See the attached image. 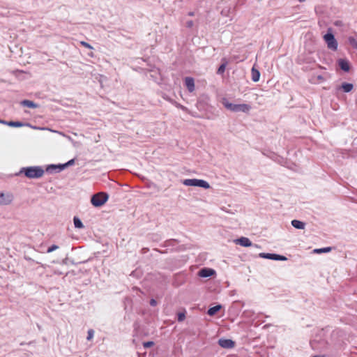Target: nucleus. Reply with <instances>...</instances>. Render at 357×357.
Segmentation results:
<instances>
[{
    "label": "nucleus",
    "mask_w": 357,
    "mask_h": 357,
    "mask_svg": "<svg viewBox=\"0 0 357 357\" xmlns=\"http://www.w3.org/2000/svg\"><path fill=\"white\" fill-rule=\"evenodd\" d=\"M332 250L331 247H326L323 248H317L313 250L314 253L321 254V253H326L331 252Z\"/></svg>",
    "instance_id": "nucleus-23"
},
{
    "label": "nucleus",
    "mask_w": 357,
    "mask_h": 357,
    "mask_svg": "<svg viewBox=\"0 0 357 357\" xmlns=\"http://www.w3.org/2000/svg\"><path fill=\"white\" fill-rule=\"evenodd\" d=\"M196 187L202 188L204 189H208L210 188L211 186L206 181L202 179H197Z\"/></svg>",
    "instance_id": "nucleus-20"
},
{
    "label": "nucleus",
    "mask_w": 357,
    "mask_h": 357,
    "mask_svg": "<svg viewBox=\"0 0 357 357\" xmlns=\"http://www.w3.org/2000/svg\"><path fill=\"white\" fill-rule=\"evenodd\" d=\"M6 123H8V121L0 119V123L6 125Z\"/></svg>",
    "instance_id": "nucleus-36"
},
{
    "label": "nucleus",
    "mask_w": 357,
    "mask_h": 357,
    "mask_svg": "<svg viewBox=\"0 0 357 357\" xmlns=\"http://www.w3.org/2000/svg\"><path fill=\"white\" fill-rule=\"evenodd\" d=\"M259 257L263 259H268L275 261H287V258L281 255L275 254V253H265L261 252L259 254Z\"/></svg>",
    "instance_id": "nucleus-5"
},
{
    "label": "nucleus",
    "mask_w": 357,
    "mask_h": 357,
    "mask_svg": "<svg viewBox=\"0 0 357 357\" xmlns=\"http://www.w3.org/2000/svg\"><path fill=\"white\" fill-rule=\"evenodd\" d=\"M154 345V342L153 341H147L143 342V347L144 348H150Z\"/></svg>",
    "instance_id": "nucleus-29"
},
{
    "label": "nucleus",
    "mask_w": 357,
    "mask_h": 357,
    "mask_svg": "<svg viewBox=\"0 0 357 357\" xmlns=\"http://www.w3.org/2000/svg\"><path fill=\"white\" fill-rule=\"evenodd\" d=\"M300 2H303L305 1V0H298Z\"/></svg>",
    "instance_id": "nucleus-43"
},
{
    "label": "nucleus",
    "mask_w": 357,
    "mask_h": 357,
    "mask_svg": "<svg viewBox=\"0 0 357 357\" xmlns=\"http://www.w3.org/2000/svg\"><path fill=\"white\" fill-rule=\"evenodd\" d=\"M149 303L151 306H155L157 305V301L154 298H151Z\"/></svg>",
    "instance_id": "nucleus-34"
},
{
    "label": "nucleus",
    "mask_w": 357,
    "mask_h": 357,
    "mask_svg": "<svg viewBox=\"0 0 357 357\" xmlns=\"http://www.w3.org/2000/svg\"><path fill=\"white\" fill-rule=\"evenodd\" d=\"M251 76H252V80L255 82H257L259 80L260 72L257 69H256L255 67H252V70H251Z\"/></svg>",
    "instance_id": "nucleus-18"
},
{
    "label": "nucleus",
    "mask_w": 357,
    "mask_h": 357,
    "mask_svg": "<svg viewBox=\"0 0 357 357\" xmlns=\"http://www.w3.org/2000/svg\"><path fill=\"white\" fill-rule=\"evenodd\" d=\"M338 66L341 70L344 72H349L350 70V63L347 59H340L337 61Z\"/></svg>",
    "instance_id": "nucleus-11"
},
{
    "label": "nucleus",
    "mask_w": 357,
    "mask_h": 357,
    "mask_svg": "<svg viewBox=\"0 0 357 357\" xmlns=\"http://www.w3.org/2000/svg\"><path fill=\"white\" fill-rule=\"evenodd\" d=\"M6 125H8V126H10V127H14V128H20V127H22L24 126H31V125L29 123H24L21 121H8V123H6Z\"/></svg>",
    "instance_id": "nucleus-16"
},
{
    "label": "nucleus",
    "mask_w": 357,
    "mask_h": 357,
    "mask_svg": "<svg viewBox=\"0 0 357 357\" xmlns=\"http://www.w3.org/2000/svg\"><path fill=\"white\" fill-rule=\"evenodd\" d=\"M354 89V84L351 83L343 82L340 86L336 88L337 91L342 90L344 93H349Z\"/></svg>",
    "instance_id": "nucleus-12"
},
{
    "label": "nucleus",
    "mask_w": 357,
    "mask_h": 357,
    "mask_svg": "<svg viewBox=\"0 0 357 357\" xmlns=\"http://www.w3.org/2000/svg\"><path fill=\"white\" fill-rule=\"evenodd\" d=\"M215 274L216 272L214 269L206 267L201 268L198 272V275L204 278L211 277Z\"/></svg>",
    "instance_id": "nucleus-8"
},
{
    "label": "nucleus",
    "mask_w": 357,
    "mask_h": 357,
    "mask_svg": "<svg viewBox=\"0 0 357 357\" xmlns=\"http://www.w3.org/2000/svg\"><path fill=\"white\" fill-rule=\"evenodd\" d=\"M185 314H186V312H185V310H183L181 312H178L177 313V321L178 322L183 321L185 320Z\"/></svg>",
    "instance_id": "nucleus-25"
},
{
    "label": "nucleus",
    "mask_w": 357,
    "mask_h": 357,
    "mask_svg": "<svg viewBox=\"0 0 357 357\" xmlns=\"http://www.w3.org/2000/svg\"><path fill=\"white\" fill-rule=\"evenodd\" d=\"M93 335H94V331L93 329H89L87 332V337H86L87 340H91L93 337Z\"/></svg>",
    "instance_id": "nucleus-28"
},
{
    "label": "nucleus",
    "mask_w": 357,
    "mask_h": 357,
    "mask_svg": "<svg viewBox=\"0 0 357 357\" xmlns=\"http://www.w3.org/2000/svg\"><path fill=\"white\" fill-rule=\"evenodd\" d=\"M20 105L23 107H27L29 108H32V109L38 108L39 107V105L38 104H36L33 101L29 100H22L20 102Z\"/></svg>",
    "instance_id": "nucleus-14"
},
{
    "label": "nucleus",
    "mask_w": 357,
    "mask_h": 357,
    "mask_svg": "<svg viewBox=\"0 0 357 357\" xmlns=\"http://www.w3.org/2000/svg\"><path fill=\"white\" fill-rule=\"evenodd\" d=\"M64 169L63 164H51L46 167L45 172L50 174H52L54 172H60Z\"/></svg>",
    "instance_id": "nucleus-9"
},
{
    "label": "nucleus",
    "mask_w": 357,
    "mask_h": 357,
    "mask_svg": "<svg viewBox=\"0 0 357 357\" xmlns=\"http://www.w3.org/2000/svg\"><path fill=\"white\" fill-rule=\"evenodd\" d=\"M37 327H38V328L39 330H41V329H42L41 326H40L39 324H37Z\"/></svg>",
    "instance_id": "nucleus-39"
},
{
    "label": "nucleus",
    "mask_w": 357,
    "mask_h": 357,
    "mask_svg": "<svg viewBox=\"0 0 357 357\" xmlns=\"http://www.w3.org/2000/svg\"><path fill=\"white\" fill-rule=\"evenodd\" d=\"M74 164H75V159H71V160H68L67 162L63 163L64 169Z\"/></svg>",
    "instance_id": "nucleus-27"
},
{
    "label": "nucleus",
    "mask_w": 357,
    "mask_h": 357,
    "mask_svg": "<svg viewBox=\"0 0 357 357\" xmlns=\"http://www.w3.org/2000/svg\"><path fill=\"white\" fill-rule=\"evenodd\" d=\"M177 107L181 108L183 111H186L187 110V107H185V106H183V105H181L180 104H178Z\"/></svg>",
    "instance_id": "nucleus-35"
},
{
    "label": "nucleus",
    "mask_w": 357,
    "mask_h": 357,
    "mask_svg": "<svg viewBox=\"0 0 357 357\" xmlns=\"http://www.w3.org/2000/svg\"><path fill=\"white\" fill-rule=\"evenodd\" d=\"M291 225L298 229H304L305 223L298 220H293L291 222Z\"/></svg>",
    "instance_id": "nucleus-17"
},
{
    "label": "nucleus",
    "mask_w": 357,
    "mask_h": 357,
    "mask_svg": "<svg viewBox=\"0 0 357 357\" xmlns=\"http://www.w3.org/2000/svg\"><path fill=\"white\" fill-rule=\"evenodd\" d=\"M44 173L45 170L41 166H29L22 167L15 176H20L23 174L28 178L37 179L41 178Z\"/></svg>",
    "instance_id": "nucleus-1"
},
{
    "label": "nucleus",
    "mask_w": 357,
    "mask_h": 357,
    "mask_svg": "<svg viewBox=\"0 0 357 357\" xmlns=\"http://www.w3.org/2000/svg\"><path fill=\"white\" fill-rule=\"evenodd\" d=\"M155 250H156V251H158V252H160V253H164V252H162V251H160V250H158V249H155Z\"/></svg>",
    "instance_id": "nucleus-40"
},
{
    "label": "nucleus",
    "mask_w": 357,
    "mask_h": 357,
    "mask_svg": "<svg viewBox=\"0 0 357 357\" xmlns=\"http://www.w3.org/2000/svg\"><path fill=\"white\" fill-rule=\"evenodd\" d=\"M333 24L335 26H338V27H342L344 26V22L342 21V20H335L334 22H333Z\"/></svg>",
    "instance_id": "nucleus-31"
},
{
    "label": "nucleus",
    "mask_w": 357,
    "mask_h": 357,
    "mask_svg": "<svg viewBox=\"0 0 357 357\" xmlns=\"http://www.w3.org/2000/svg\"><path fill=\"white\" fill-rule=\"evenodd\" d=\"M318 79H323V77H322L321 75H319V76H318Z\"/></svg>",
    "instance_id": "nucleus-38"
},
{
    "label": "nucleus",
    "mask_w": 357,
    "mask_h": 357,
    "mask_svg": "<svg viewBox=\"0 0 357 357\" xmlns=\"http://www.w3.org/2000/svg\"><path fill=\"white\" fill-rule=\"evenodd\" d=\"M313 357H324V356H314Z\"/></svg>",
    "instance_id": "nucleus-41"
},
{
    "label": "nucleus",
    "mask_w": 357,
    "mask_h": 357,
    "mask_svg": "<svg viewBox=\"0 0 357 357\" xmlns=\"http://www.w3.org/2000/svg\"><path fill=\"white\" fill-rule=\"evenodd\" d=\"M194 25V22L192 20H188V22H186V26L188 28H192Z\"/></svg>",
    "instance_id": "nucleus-33"
},
{
    "label": "nucleus",
    "mask_w": 357,
    "mask_h": 357,
    "mask_svg": "<svg viewBox=\"0 0 357 357\" xmlns=\"http://www.w3.org/2000/svg\"><path fill=\"white\" fill-rule=\"evenodd\" d=\"M235 243L237 245H240L241 246H243V247L255 246V248H261L260 246H259L257 244L253 245L252 241L248 238L244 237V236H242V237L235 240Z\"/></svg>",
    "instance_id": "nucleus-6"
},
{
    "label": "nucleus",
    "mask_w": 357,
    "mask_h": 357,
    "mask_svg": "<svg viewBox=\"0 0 357 357\" xmlns=\"http://www.w3.org/2000/svg\"><path fill=\"white\" fill-rule=\"evenodd\" d=\"M188 15H190V16H193V15H194V13H193V12H190V13H188Z\"/></svg>",
    "instance_id": "nucleus-37"
},
{
    "label": "nucleus",
    "mask_w": 357,
    "mask_h": 357,
    "mask_svg": "<svg viewBox=\"0 0 357 357\" xmlns=\"http://www.w3.org/2000/svg\"><path fill=\"white\" fill-rule=\"evenodd\" d=\"M324 39L325 42L327 44V47L335 51L337 50L338 43L337 40L335 38V36L332 33V29L328 28L327 33L324 36Z\"/></svg>",
    "instance_id": "nucleus-4"
},
{
    "label": "nucleus",
    "mask_w": 357,
    "mask_h": 357,
    "mask_svg": "<svg viewBox=\"0 0 357 357\" xmlns=\"http://www.w3.org/2000/svg\"><path fill=\"white\" fill-rule=\"evenodd\" d=\"M59 248V246L56 245H52L50 247L48 248L47 252L50 253Z\"/></svg>",
    "instance_id": "nucleus-30"
},
{
    "label": "nucleus",
    "mask_w": 357,
    "mask_h": 357,
    "mask_svg": "<svg viewBox=\"0 0 357 357\" xmlns=\"http://www.w3.org/2000/svg\"><path fill=\"white\" fill-rule=\"evenodd\" d=\"M348 43L354 49L357 50V40L354 36H349L348 37Z\"/></svg>",
    "instance_id": "nucleus-24"
},
{
    "label": "nucleus",
    "mask_w": 357,
    "mask_h": 357,
    "mask_svg": "<svg viewBox=\"0 0 357 357\" xmlns=\"http://www.w3.org/2000/svg\"><path fill=\"white\" fill-rule=\"evenodd\" d=\"M109 199V195L107 192H98L92 195L91 202L95 207H100L104 205Z\"/></svg>",
    "instance_id": "nucleus-3"
},
{
    "label": "nucleus",
    "mask_w": 357,
    "mask_h": 357,
    "mask_svg": "<svg viewBox=\"0 0 357 357\" xmlns=\"http://www.w3.org/2000/svg\"><path fill=\"white\" fill-rule=\"evenodd\" d=\"M13 200V195L11 193H3L0 192V205H8Z\"/></svg>",
    "instance_id": "nucleus-7"
},
{
    "label": "nucleus",
    "mask_w": 357,
    "mask_h": 357,
    "mask_svg": "<svg viewBox=\"0 0 357 357\" xmlns=\"http://www.w3.org/2000/svg\"><path fill=\"white\" fill-rule=\"evenodd\" d=\"M177 242V241L176 239H169V240H167L164 244H163V247H169V246H174L176 245V243Z\"/></svg>",
    "instance_id": "nucleus-26"
},
{
    "label": "nucleus",
    "mask_w": 357,
    "mask_h": 357,
    "mask_svg": "<svg viewBox=\"0 0 357 357\" xmlns=\"http://www.w3.org/2000/svg\"><path fill=\"white\" fill-rule=\"evenodd\" d=\"M81 45L86 48L93 49L92 46L86 42L82 41Z\"/></svg>",
    "instance_id": "nucleus-32"
},
{
    "label": "nucleus",
    "mask_w": 357,
    "mask_h": 357,
    "mask_svg": "<svg viewBox=\"0 0 357 357\" xmlns=\"http://www.w3.org/2000/svg\"><path fill=\"white\" fill-rule=\"evenodd\" d=\"M221 102L226 109L233 112H241L248 113L251 109V106L248 104H234L230 102L226 98H223Z\"/></svg>",
    "instance_id": "nucleus-2"
},
{
    "label": "nucleus",
    "mask_w": 357,
    "mask_h": 357,
    "mask_svg": "<svg viewBox=\"0 0 357 357\" xmlns=\"http://www.w3.org/2000/svg\"><path fill=\"white\" fill-rule=\"evenodd\" d=\"M66 260H67V259H64V260L63 261V264H66Z\"/></svg>",
    "instance_id": "nucleus-42"
},
{
    "label": "nucleus",
    "mask_w": 357,
    "mask_h": 357,
    "mask_svg": "<svg viewBox=\"0 0 357 357\" xmlns=\"http://www.w3.org/2000/svg\"><path fill=\"white\" fill-rule=\"evenodd\" d=\"M218 344L225 349H231L234 347L235 342L231 339L221 338L218 340Z\"/></svg>",
    "instance_id": "nucleus-10"
},
{
    "label": "nucleus",
    "mask_w": 357,
    "mask_h": 357,
    "mask_svg": "<svg viewBox=\"0 0 357 357\" xmlns=\"http://www.w3.org/2000/svg\"><path fill=\"white\" fill-rule=\"evenodd\" d=\"M185 85L190 92H192L195 90V80L191 77H186L185 78Z\"/></svg>",
    "instance_id": "nucleus-13"
},
{
    "label": "nucleus",
    "mask_w": 357,
    "mask_h": 357,
    "mask_svg": "<svg viewBox=\"0 0 357 357\" xmlns=\"http://www.w3.org/2000/svg\"><path fill=\"white\" fill-rule=\"evenodd\" d=\"M73 222L75 228L82 229L84 228V225L82 220L77 216H75L73 218Z\"/></svg>",
    "instance_id": "nucleus-22"
},
{
    "label": "nucleus",
    "mask_w": 357,
    "mask_h": 357,
    "mask_svg": "<svg viewBox=\"0 0 357 357\" xmlns=\"http://www.w3.org/2000/svg\"><path fill=\"white\" fill-rule=\"evenodd\" d=\"M222 307V305L220 304L216 305L213 307H211L208 308V310L207 311V314L211 317H213V316L215 315L220 310V309Z\"/></svg>",
    "instance_id": "nucleus-15"
},
{
    "label": "nucleus",
    "mask_w": 357,
    "mask_h": 357,
    "mask_svg": "<svg viewBox=\"0 0 357 357\" xmlns=\"http://www.w3.org/2000/svg\"><path fill=\"white\" fill-rule=\"evenodd\" d=\"M197 178H187L182 181V183L186 186L196 187Z\"/></svg>",
    "instance_id": "nucleus-21"
},
{
    "label": "nucleus",
    "mask_w": 357,
    "mask_h": 357,
    "mask_svg": "<svg viewBox=\"0 0 357 357\" xmlns=\"http://www.w3.org/2000/svg\"><path fill=\"white\" fill-rule=\"evenodd\" d=\"M227 65V61L225 58H223L222 59V63L220 65V66L218 68L217 74L222 75L225 73L226 66Z\"/></svg>",
    "instance_id": "nucleus-19"
}]
</instances>
